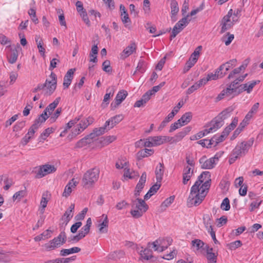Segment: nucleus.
Returning a JSON list of instances; mask_svg holds the SVG:
<instances>
[{"instance_id":"obj_1","label":"nucleus","mask_w":263,"mask_h":263,"mask_svg":"<svg viewBox=\"0 0 263 263\" xmlns=\"http://www.w3.org/2000/svg\"><path fill=\"white\" fill-rule=\"evenodd\" d=\"M206 195L204 190H200L196 187V185H193L191 189L189 197L187 199V204L189 207L199 205L203 200Z\"/></svg>"},{"instance_id":"obj_2","label":"nucleus","mask_w":263,"mask_h":263,"mask_svg":"<svg viewBox=\"0 0 263 263\" xmlns=\"http://www.w3.org/2000/svg\"><path fill=\"white\" fill-rule=\"evenodd\" d=\"M50 80H46L45 83L39 84L36 87L32 90L34 93L37 92L39 90L43 89L46 87H47V90L45 93V95L50 96L55 91L57 88V76L53 72H51L49 76Z\"/></svg>"},{"instance_id":"obj_3","label":"nucleus","mask_w":263,"mask_h":263,"mask_svg":"<svg viewBox=\"0 0 263 263\" xmlns=\"http://www.w3.org/2000/svg\"><path fill=\"white\" fill-rule=\"evenodd\" d=\"M100 171L97 168H93L88 170L83 175L82 184L84 187L89 189L92 187L98 180Z\"/></svg>"},{"instance_id":"obj_4","label":"nucleus","mask_w":263,"mask_h":263,"mask_svg":"<svg viewBox=\"0 0 263 263\" xmlns=\"http://www.w3.org/2000/svg\"><path fill=\"white\" fill-rule=\"evenodd\" d=\"M226 109L223 110L211 121L209 124L210 127L205 129L206 133L214 132L223 125L224 120L229 116L230 111Z\"/></svg>"},{"instance_id":"obj_5","label":"nucleus","mask_w":263,"mask_h":263,"mask_svg":"<svg viewBox=\"0 0 263 263\" xmlns=\"http://www.w3.org/2000/svg\"><path fill=\"white\" fill-rule=\"evenodd\" d=\"M66 235L64 231H62L59 235L46 243L43 247L46 251H51L60 248L66 241Z\"/></svg>"},{"instance_id":"obj_6","label":"nucleus","mask_w":263,"mask_h":263,"mask_svg":"<svg viewBox=\"0 0 263 263\" xmlns=\"http://www.w3.org/2000/svg\"><path fill=\"white\" fill-rule=\"evenodd\" d=\"M253 142L254 140L251 139L247 142L244 141L237 144L232 151V153L238 158L245 156L248 153L250 147L253 145Z\"/></svg>"},{"instance_id":"obj_7","label":"nucleus","mask_w":263,"mask_h":263,"mask_svg":"<svg viewBox=\"0 0 263 263\" xmlns=\"http://www.w3.org/2000/svg\"><path fill=\"white\" fill-rule=\"evenodd\" d=\"M34 169V172L36 178H41L48 174L55 172L57 170L53 165L48 164L40 165L39 167H35Z\"/></svg>"},{"instance_id":"obj_8","label":"nucleus","mask_w":263,"mask_h":263,"mask_svg":"<svg viewBox=\"0 0 263 263\" xmlns=\"http://www.w3.org/2000/svg\"><path fill=\"white\" fill-rule=\"evenodd\" d=\"M233 10L231 9L228 11V14L222 18L220 24L221 26L220 33L225 32L227 30L231 29L234 25V23L231 20Z\"/></svg>"},{"instance_id":"obj_9","label":"nucleus","mask_w":263,"mask_h":263,"mask_svg":"<svg viewBox=\"0 0 263 263\" xmlns=\"http://www.w3.org/2000/svg\"><path fill=\"white\" fill-rule=\"evenodd\" d=\"M218 160V157L215 155L213 157L209 159H206V156H203L199 159V163L201 164V167L202 169H212L214 168L216 165V161Z\"/></svg>"},{"instance_id":"obj_10","label":"nucleus","mask_w":263,"mask_h":263,"mask_svg":"<svg viewBox=\"0 0 263 263\" xmlns=\"http://www.w3.org/2000/svg\"><path fill=\"white\" fill-rule=\"evenodd\" d=\"M6 48L9 49L11 51L10 53L7 55L8 62L11 64L15 63L17 61L18 55V49L21 48L20 44L17 43L14 47L11 45H8Z\"/></svg>"},{"instance_id":"obj_11","label":"nucleus","mask_w":263,"mask_h":263,"mask_svg":"<svg viewBox=\"0 0 263 263\" xmlns=\"http://www.w3.org/2000/svg\"><path fill=\"white\" fill-rule=\"evenodd\" d=\"M130 205L132 208H135L139 210L141 209L144 212H146L148 209V206L145 201L139 198H137L136 199H132Z\"/></svg>"},{"instance_id":"obj_12","label":"nucleus","mask_w":263,"mask_h":263,"mask_svg":"<svg viewBox=\"0 0 263 263\" xmlns=\"http://www.w3.org/2000/svg\"><path fill=\"white\" fill-rule=\"evenodd\" d=\"M127 95L128 93L127 91L125 90H121L119 91L115 98V102L111 104V107L112 109H114L117 108V107L125 100Z\"/></svg>"},{"instance_id":"obj_13","label":"nucleus","mask_w":263,"mask_h":263,"mask_svg":"<svg viewBox=\"0 0 263 263\" xmlns=\"http://www.w3.org/2000/svg\"><path fill=\"white\" fill-rule=\"evenodd\" d=\"M76 71L75 68L69 69L64 77L63 87L66 89L70 86L73 78L74 72Z\"/></svg>"},{"instance_id":"obj_14","label":"nucleus","mask_w":263,"mask_h":263,"mask_svg":"<svg viewBox=\"0 0 263 263\" xmlns=\"http://www.w3.org/2000/svg\"><path fill=\"white\" fill-rule=\"evenodd\" d=\"M136 45L135 43H132L129 46L126 47L121 53L120 56L122 59H125L136 51Z\"/></svg>"},{"instance_id":"obj_15","label":"nucleus","mask_w":263,"mask_h":263,"mask_svg":"<svg viewBox=\"0 0 263 263\" xmlns=\"http://www.w3.org/2000/svg\"><path fill=\"white\" fill-rule=\"evenodd\" d=\"M148 139L153 141L154 146H157L162 144L166 141H170L172 138L168 136H154L149 137Z\"/></svg>"},{"instance_id":"obj_16","label":"nucleus","mask_w":263,"mask_h":263,"mask_svg":"<svg viewBox=\"0 0 263 263\" xmlns=\"http://www.w3.org/2000/svg\"><path fill=\"white\" fill-rule=\"evenodd\" d=\"M102 218H103V220L101 221L100 220L99 221L100 223L98 226L99 231L100 233H106L107 232V228L108 226V217L106 215L103 214Z\"/></svg>"},{"instance_id":"obj_17","label":"nucleus","mask_w":263,"mask_h":263,"mask_svg":"<svg viewBox=\"0 0 263 263\" xmlns=\"http://www.w3.org/2000/svg\"><path fill=\"white\" fill-rule=\"evenodd\" d=\"M78 183V182L74 178L70 180L65 187L64 191L63 193V196L66 197L69 196L72 192V188H74Z\"/></svg>"},{"instance_id":"obj_18","label":"nucleus","mask_w":263,"mask_h":263,"mask_svg":"<svg viewBox=\"0 0 263 263\" xmlns=\"http://www.w3.org/2000/svg\"><path fill=\"white\" fill-rule=\"evenodd\" d=\"M193 175V169L189 166H185L183 171V180L182 183L186 184Z\"/></svg>"},{"instance_id":"obj_19","label":"nucleus","mask_w":263,"mask_h":263,"mask_svg":"<svg viewBox=\"0 0 263 263\" xmlns=\"http://www.w3.org/2000/svg\"><path fill=\"white\" fill-rule=\"evenodd\" d=\"M60 100L61 98L58 97L54 100V101L52 103L49 104L43 111V115L47 116V115H48L47 112H50V111H53L59 104Z\"/></svg>"},{"instance_id":"obj_20","label":"nucleus","mask_w":263,"mask_h":263,"mask_svg":"<svg viewBox=\"0 0 263 263\" xmlns=\"http://www.w3.org/2000/svg\"><path fill=\"white\" fill-rule=\"evenodd\" d=\"M154 153V150L152 149L145 148L139 151L137 154V158L138 160L142 158L151 156Z\"/></svg>"},{"instance_id":"obj_21","label":"nucleus","mask_w":263,"mask_h":263,"mask_svg":"<svg viewBox=\"0 0 263 263\" xmlns=\"http://www.w3.org/2000/svg\"><path fill=\"white\" fill-rule=\"evenodd\" d=\"M259 83V80H254L241 85H242L244 90L246 91L248 93H250L252 91L254 87Z\"/></svg>"},{"instance_id":"obj_22","label":"nucleus","mask_w":263,"mask_h":263,"mask_svg":"<svg viewBox=\"0 0 263 263\" xmlns=\"http://www.w3.org/2000/svg\"><path fill=\"white\" fill-rule=\"evenodd\" d=\"M120 9L121 11V16L122 22L124 24L128 23H130V20L128 16V14L124 6L122 4H121L120 6Z\"/></svg>"},{"instance_id":"obj_23","label":"nucleus","mask_w":263,"mask_h":263,"mask_svg":"<svg viewBox=\"0 0 263 263\" xmlns=\"http://www.w3.org/2000/svg\"><path fill=\"white\" fill-rule=\"evenodd\" d=\"M123 119V116L122 115H118L115 116L111 117L109 120L107 121L109 122V126L108 129H110L114 127L116 124H118Z\"/></svg>"},{"instance_id":"obj_24","label":"nucleus","mask_w":263,"mask_h":263,"mask_svg":"<svg viewBox=\"0 0 263 263\" xmlns=\"http://www.w3.org/2000/svg\"><path fill=\"white\" fill-rule=\"evenodd\" d=\"M203 177L204 179H208V178H211V174L209 172L205 171L203 172L198 177L197 180L195 182L193 185H196L197 188H199L201 184L203 182L204 179H203Z\"/></svg>"},{"instance_id":"obj_25","label":"nucleus","mask_w":263,"mask_h":263,"mask_svg":"<svg viewBox=\"0 0 263 263\" xmlns=\"http://www.w3.org/2000/svg\"><path fill=\"white\" fill-rule=\"evenodd\" d=\"M80 251L81 248L77 247L70 249H63L60 251V255L62 256H65L70 254L78 253Z\"/></svg>"},{"instance_id":"obj_26","label":"nucleus","mask_w":263,"mask_h":263,"mask_svg":"<svg viewBox=\"0 0 263 263\" xmlns=\"http://www.w3.org/2000/svg\"><path fill=\"white\" fill-rule=\"evenodd\" d=\"M159 168L157 166L155 170L156 178L157 182H160L162 179V176L164 174V165L163 163H159Z\"/></svg>"},{"instance_id":"obj_27","label":"nucleus","mask_w":263,"mask_h":263,"mask_svg":"<svg viewBox=\"0 0 263 263\" xmlns=\"http://www.w3.org/2000/svg\"><path fill=\"white\" fill-rule=\"evenodd\" d=\"M171 18L173 21H175L176 18L175 16L178 13L179 11V7L177 2L175 0H172L171 3Z\"/></svg>"},{"instance_id":"obj_28","label":"nucleus","mask_w":263,"mask_h":263,"mask_svg":"<svg viewBox=\"0 0 263 263\" xmlns=\"http://www.w3.org/2000/svg\"><path fill=\"white\" fill-rule=\"evenodd\" d=\"M164 241H161V242H163V245H159V250L158 252H161L164 251L165 249L167 248V247L170 246L173 241V239L170 237H167L166 238H163Z\"/></svg>"},{"instance_id":"obj_29","label":"nucleus","mask_w":263,"mask_h":263,"mask_svg":"<svg viewBox=\"0 0 263 263\" xmlns=\"http://www.w3.org/2000/svg\"><path fill=\"white\" fill-rule=\"evenodd\" d=\"M52 233V231L50 230H47L42 233L41 234L35 236L34 238L35 241H39L42 240H45L51 237V234Z\"/></svg>"},{"instance_id":"obj_30","label":"nucleus","mask_w":263,"mask_h":263,"mask_svg":"<svg viewBox=\"0 0 263 263\" xmlns=\"http://www.w3.org/2000/svg\"><path fill=\"white\" fill-rule=\"evenodd\" d=\"M212 216L209 214L203 215V223L208 231L213 229L212 226Z\"/></svg>"},{"instance_id":"obj_31","label":"nucleus","mask_w":263,"mask_h":263,"mask_svg":"<svg viewBox=\"0 0 263 263\" xmlns=\"http://www.w3.org/2000/svg\"><path fill=\"white\" fill-rule=\"evenodd\" d=\"M175 196H171L166 198L161 204L160 208L161 211H164L166 210V208L169 206L174 201Z\"/></svg>"},{"instance_id":"obj_32","label":"nucleus","mask_w":263,"mask_h":263,"mask_svg":"<svg viewBox=\"0 0 263 263\" xmlns=\"http://www.w3.org/2000/svg\"><path fill=\"white\" fill-rule=\"evenodd\" d=\"M197 61V60L196 58H193L191 56L189 60L186 62L183 68V72L185 73L188 71L190 69L195 65Z\"/></svg>"},{"instance_id":"obj_33","label":"nucleus","mask_w":263,"mask_h":263,"mask_svg":"<svg viewBox=\"0 0 263 263\" xmlns=\"http://www.w3.org/2000/svg\"><path fill=\"white\" fill-rule=\"evenodd\" d=\"M192 118V115L191 112H187L182 116L179 119L182 125L187 124L190 122Z\"/></svg>"},{"instance_id":"obj_34","label":"nucleus","mask_w":263,"mask_h":263,"mask_svg":"<svg viewBox=\"0 0 263 263\" xmlns=\"http://www.w3.org/2000/svg\"><path fill=\"white\" fill-rule=\"evenodd\" d=\"M237 60L236 59H233L229 60V61L226 62L225 63L221 65L223 66V68H225V71L226 73L228 71L230 70V68H232L233 67H235L236 65Z\"/></svg>"},{"instance_id":"obj_35","label":"nucleus","mask_w":263,"mask_h":263,"mask_svg":"<svg viewBox=\"0 0 263 263\" xmlns=\"http://www.w3.org/2000/svg\"><path fill=\"white\" fill-rule=\"evenodd\" d=\"M48 118V116H47L43 115V112L40 115L37 119H36L32 124L33 127H36L37 128L40 126L41 124L44 122Z\"/></svg>"},{"instance_id":"obj_36","label":"nucleus","mask_w":263,"mask_h":263,"mask_svg":"<svg viewBox=\"0 0 263 263\" xmlns=\"http://www.w3.org/2000/svg\"><path fill=\"white\" fill-rule=\"evenodd\" d=\"M146 173L144 172L142 174L140 180L136 186V189L143 190L146 182Z\"/></svg>"},{"instance_id":"obj_37","label":"nucleus","mask_w":263,"mask_h":263,"mask_svg":"<svg viewBox=\"0 0 263 263\" xmlns=\"http://www.w3.org/2000/svg\"><path fill=\"white\" fill-rule=\"evenodd\" d=\"M89 125V122L87 120L83 119L81 120L80 122L78 124L80 126V129H78V131L74 133L75 135H77L83 131Z\"/></svg>"},{"instance_id":"obj_38","label":"nucleus","mask_w":263,"mask_h":263,"mask_svg":"<svg viewBox=\"0 0 263 263\" xmlns=\"http://www.w3.org/2000/svg\"><path fill=\"white\" fill-rule=\"evenodd\" d=\"M140 255L143 259L147 260L154 257L152 255V251L148 248L141 251Z\"/></svg>"},{"instance_id":"obj_39","label":"nucleus","mask_w":263,"mask_h":263,"mask_svg":"<svg viewBox=\"0 0 263 263\" xmlns=\"http://www.w3.org/2000/svg\"><path fill=\"white\" fill-rule=\"evenodd\" d=\"M107 93L105 95L103 99V103H105L106 105L109 104V101L110 98V97L113 96L115 89L114 87H112L111 89L108 88L106 90Z\"/></svg>"},{"instance_id":"obj_40","label":"nucleus","mask_w":263,"mask_h":263,"mask_svg":"<svg viewBox=\"0 0 263 263\" xmlns=\"http://www.w3.org/2000/svg\"><path fill=\"white\" fill-rule=\"evenodd\" d=\"M174 117V112H170L167 116L164 119V120L161 123L158 129L161 130L163 129L170 121H171Z\"/></svg>"},{"instance_id":"obj_41","label":"nucleus","mask_w":263,"mask_h":263,"mask_svg":"<svg viewBox=\"0 0 263 263\" xmlns=\"http://www.w3.org/2000/svg\"><path fill=\"white\" fill-rule=\"evenodd\" d=\"M246 126H247L246 122L245 121H242L240 123L239 126L234 132L233 134L231 137V139H234L236 138L238 136V135L241 133V132L243 130V129Z\"/></svg>"},{"instance_id":"obj_42","label":"nucleus","mask_w":263,"mask_h":263,"mask_svg":"<svg viewBox=\"0 0 263 263\" xmlns=\"http://www.w3.org/2000/svg\"><path fill=\"white\" fill-rule=\"evenodd\" d=\"M53 131L54 129L52 127L46 128L40 136L39 141L45 140Z\"/></svg>"},{"instance_id":"obj_43","label":"nucleus","mask_w":263,"mask_h":263,"mask_svg":"<svg viewBox=\"0 0 263 263\" xmlns=\"http://www.w3.org/2000/svg\"><path fill=\"white\" fill-rule=\"evenodd\" d=\"M91 143V141L88 140L87 138L85 136L84 138L81 139L77 142L75 145V148H81L83 146Z\"/></svg>"},{"instance_id":"obj_44","label":"nucleus","mask_w":263,"mask_h":263,"mask_svg":"<svg viewBox=\"0 0 263 263\" xmlns=\"http://www.w3.org/2000/svg\"><path fill=\"white\" fill-rule=\"evenodd\" d=\"M146 66V62L143 59H140L138 62V65L136 67V70L135 71L134 74H135L136 71H139L143 73L145 71Z\"/></svg>"},{"instance_id":"obj_45","label":"nucleus","mask_w":263,"mask_h":263,"mask_svg":"<svg viewBox=\"0 0 263 263\" xmlns=\"http://www.w3.org/2000/svg\"><path fill=\"white\" fill-rule=\"evenodd\" d=\"M116 137L114 136H107L106 137H102L101 138V140L100 141V143H101L102 145H108L109 143L113 142L114 140H115Z\"/></svg>"},{"instance_id":"obj_46","label":"nucleus","mask_w":263,"mask_h":263,"mask_svg":"<svg viewBox=\"0 0 263 263\" xmlns=\"http://www.w3.org/2000/svg\"><path fill=\"white\" fill-rule=\"evenodd\" d=\"M242 246V242L240 240H236L227 245L229 249L234 250Z\"/></svg>"},{"instance_id":"obj_47","label":"nucleus","mask_w":263,"mask_h":263,"mask_svg":"<svg viewBox=\"0 0 263 263\" xmlns=\"http://www.w3.org/2000/svg\"><path fill=\"white\" fill-rule=\"evenodd\" d=\"M224 90L226 93V97L229 98V99H232L236 96L235 95V90L234 88H232L228 85L227 88L224 89Z\"/></svg>"},{"instance_id":"obj_48","label":"nucleus","mask_w":263,"mask_h":263,"mask_svg":"<svg viewBox=\"0 0 263 263\" xmlns=\"http://www.w3.org/2000/svg\"><path fill=\"white\" fill-rule=\"evenodd\" d=\"M211 179L210 178H208L200 186H199L200 190H204V193H207V191L209 190V188L211 186Z\"/></svg>"},{"instance_id":"obj_49","label":"nucleus","mask_w":263,"mask_h":263,"mask_svg":"<svg viewBox=\"0 0 263 263\" xmlns=\"http://www.w3.org/2000/svg\"><path fill=\"white\" fill-rule=\"evenodd\" d=\"M192 245L196 248L197 250L202 248L204 247V242L198 239H196L192 241Z\"/></svg>"},{"instance_id":"obj_50","label":"nucleus","mask_w":263,"mask_h":263,"mask_svg":"<svg viewBox=\"0 0 263 263\" xmlns=\"http://www.w3.org/2000/svg\"><path fill=\"white\" fill-rule=\"evenodd\" d=\"M220 208L224 211H229L230 209V200L228 198L226 197L222 201Z\"/></svg>"},{"instance_id":"obj_51","label":"nucleus","mask_w":263,"mask_h":263,"mask_svg":"<svg viewBox=\"0 0 263 263\" xmlns=\"http://www.w3.org/2000/svg\"><path fill=\"white\" fill-rule=\"evenodd\" d=\"M26 195V191L21 190L16 192L13 196V200L15 201L18 199L19 201Z\"/></svg>"},{"instance_id":"obj_52","label":"nucleus","mask_w":263,"mask_h":263,"mask_svg":"<svg viewBox=\"0 0 263 263\" xmlns=\"http://www.w3.org/2000/svg\"><path fill=\"white\" fill-rule=\"evenodd\" d=\"M102 69L106 72L109 73L112 71L110 63L109 60H105L102 64Z\"/></svg>"},{"instance_id":"obj_53","label":"nucleus","mask_w":263,"mask_h":263,"mask_svg":"<svg viewBox=\"0 0 263 263\" xmlns=\"http://www.w3.org/2000/svg\"><path fill=\"white\" fill-rule=\"evenodd\" d=\"M35 41L37 43V48L39 49V52L41 53V54L43 56H45V49L43 47V42L41 40L39 41V37H35Z\"/></svg>"},{"instance_id":"obj_54","label":"nucleus","mask_w":263,"mask_h":263,"mask_svg":"<svg viewBox=\"0 0 263 263\" xmlns=\"http://www.w3.org/2000/svg\"><path fill=\"white\" fill-rule=\"evenodd\" d=\"M208 133H206L205 132V129L203 131H200L198 132L196 135H193L190 137L191 140H196L199 139L202 137H203L204 136L207 135Z\"/></svg>"},{"instance_id":"obj_55","label":"nucleus","mask_w":263,"mask_h":263,"mask_svg":"<svg viewBox=\"0 0 263 263\" xmlns=\"http://www.w3.org/2000/svg\"><path fill=\"white\" fill-rule=\"evenodd\" d=\"M145 212H144L141 209L139 210H132L130 212L131 215L134 218H138L141 217L144 213Z\"/></svg>"},{"instance_id":"obj_56","label":"nucleus","mask_w":263,"mask_h":263,"mask_svg":"<svg viewBox=\"0 0 263 263\" xmlns=\"http://www.w3.org/2000/svg\"><path fill=\"white\" fill-rule=\"evenodd\" d=\"M161 241H164L163 239L159 238L154 241L152 243L148 242L147 245L148 247H150L151 245H152L155 251H158L159 250V245H163V242H161Z\"/></svg>"},{"instance_id":"obj_57","label":"nucleus","mask_w":263,"mask_h":263,"mask_svg":"<svg viewBox=\"0 0 263 263\" xmlns=\"http://www.w3.org/2000/svg\"><path fill=\"white\" fill-rule=\"evenodd\" d=\"M217 253H209L206 254V258L211 263H216L217 261Z\"/></svg>"},{"instance_id":"obj_58","label":"nucleus","mask_w":263,"mask_h":263,"mask_svg":"<svg viewBox=\"0 0 263 263\" xmlns=\"http://www.w3.org/2000/svg\"><path fill=\"white\" fill-rule=\"evenodd\" d=\"M60 63V60L57 58L52 59L50 62L49 70L52 71L53 69L57 67V65Z\"/></svg>"},{"instance_id":"obj_59","label":"nucleus","mask_w":263,"mask_h":263,"mask_svg":"<svg viewBox=\"0 0 263 263\" xmlns=\"http://www.w3.org/2000/svg\"><path fill=\"white\" fill-rule=\"evenodd\" d=\"M25 125V121H22L18 122L13 127V130L14 132H18L21 130Z\"/></svg>"},{"instance_id":"obj_60","label":"nucleus","mask_w":263,"mask_h":263,"mask_svg":"<svg viewBox=\"0 0 263 263\" xmlns=\"http://www.w3.org/2000/svg\"><path fill=\"white\" fill-rule=\"evenodd\" d=\"M80 13V15L81 17L82 18L83 21L85 22V23L88 26H89L90 25V23L89 20V18L88 17L87 13L86 12V11H83V12H81Z\"/></svg>"},{"instance_id":"obj_61","label":"nucleus","mask_w":263,"mask_h":263,"mask_svg":"<svg viewBox=\"0 0 263 263\" xmlns=\"http://www.w3.org/2000/svg\"><path fill=\"white\" fill-rule=\"evenodd\" d=\"M223 70V66L221 65H220L217 69H216L214 74L218 77V78H222L226 74V72H222Z\"/></svg>"},{"instance_id":"obj_62","label":"nucleus","mask_w":263,"mask_h":263,"mask_svg":"<svg viewBox=\"0 0 263 263\" xmlns=\"http://www.w3.org/2000/svg\"><path fill=\"white\" fill-rule=\"evenodd\" d=\"M181 123L180 122L179 120H178L176 122L173 124H172L170 126V129L169 130L170 133H172L176 129H178L180 127L182 126Z\"/></svg>"},{"instance_id":"obj_63","label":"nucleus","mask_w":263,"mask_h":263,"mask_svg":"<svg viewBox=\"0 0 263 263\" xmlns=\"http://www.w3.org/2000/svg\"><path fill=\"white\" fill-rule=\"evenodd\" d=\"M241 71L242 70L241 69V68H240L239 67L235 68L229 73L228 77V79L230 80L234 78L236 74L240 73Z\"/></svg>"},{"instance_id":"obj_64","label":"nucleus","mask_w":263,"mask_h":263,"mask_svg":"<svg viewBox=\"0 0 263 263\" xmlns=\"http://www.w3.org/2000/svg\"><path fill=\"white\" fill-rule=\"evenodd\" d=\"M85 79V78L84 77H82L79 82L75 84L73 89L72 93H74L75 92H76L78 89H80L81 88L84 83Z\"/></svg>"}]
</instances>
